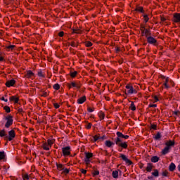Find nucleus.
I'll return each mask as SVG.
<instances>
[{"mask_svg": "<svg viewBox=\"0 0 180 180\" xmlns=\"http://www.w3.org/2000/svg\"><path fill=\"white\" fill-rule=\"evenodd\" d=\"M127 91L125 92L126 95H131V94H137V91L133 88L131 84H127L125 86Z\"/></svg>", "mask_w": 180, "mask_h": 180, "instance_id": "nucleus-1", "label": "nucleus"}, {"mask_svg": "<svg viewBox=\"0 0 180 180\" xmlns=\"http://www.w3.org/2000/svg\"><path fill=\"white\" fill-rule=\"evenodd\" d=\"M6 123L5 124V127L9 129L12 124H13V117L11 115H8L6 117Z\"/></svg>", "mask_w": 180, "mask_h": 180, "instance_id": "nucleus-2", "label": "nucleus"}, {"mask_svg": "<svg viewBox=\"0 0 180 180\" xmlns=\"http://www.w3.org/2000/svg\"><path fill=\"white\" fill-rule=\"evenodd\" d=\"M69 88H75L76 89H79V88H81V83L79 82H72L69 84Z\"/></svg>", "mask_w": 180, "mask_h": 180, "instance_id": "nucleus-3", "label": "nucleus"}, {"mask_svg": "<svg viewBox=\"0 0 180 180\" xmlns=\"http://www.w3.org/2000/svg\"><path fill=\"white\" fill-rule=\"evenodd\" d=\"M70 149V146H66L62 148L63 154L65 157H67V155H70V154H71Z\"/></svg>", "mask_w": 180, "mask_h": 180, "instance_id": "nucleus-4", "label": "nucleus"}, {"mask_svg": "<svg viewBox=\"0 0 180 180\" xmlns=\"http://www.w3.org/2000/svg\"><path fill=\"white\" fill-rule=\"evenodd\" d=\"M174 23H180V13H175L173 16Z\"/></svg>", "mask_w": 180, "mask_h": 180, "instance_id": "nucleus-5", "label": "nucleus"}, {"mask_svg": "<svg viewBox=\"0 0 180 180\" xmlns=\"http://www.w3.org/2000/svg\"><path fill=\"white\" fill-rule=\"evenodd\" d=\"M15 136V131L13 129L9 131L7 140H8V141H12V140L13 139Z\"/></svg>", "mask_w": 180, "mask_h": 180, "instance_id": "nucleus-6", "label": "nucleus"}, {"mask_svg": "<svg viewBox=\"0 0 180 180\" xmlns=\"http://www.w3.org/2000/svg\"><path fill=\"white\" fill-rule=\"evenodd\" d=\"M120 158H122V160H123V161H125V162L128 164V165H131V164H133V162H131V161L129 160V158H127L126 155L121 154Z\"/></svg>", "mask_w": 180, "mask_h": 180, "instance_id": "nucleus-7", "label": "nucleus"}, {"mask_svg": "<svg viewBox=\"0 0 180 180\" xmlns=\"http://www.w3.org/2000/svg\"><path fill=\"white\" fill-rule=\"evenodd\" d=\"M147 40L148 43H150V44H155V43H157V40L153 37H148Z\"/></svg>", "mask_w": 180, "mask_h": 180, "instance_id": "nucleus-8", "label": "nucleus"}, {"mask_svg": "<svg viewBox=\"0 0 180 180\" xmlns=\"http://www.w3.org/2000/svg\"><path fill=\"white\" fill-rule=\"evenodd\" d=\"M0 137H4V140H8V134H6V131H5V129L0 131Z\"/></svg>", "mask_w": 180, "mask_h": 180, "instance_id": "nucleus-9", "label": "nucleus"}, {"mask_svg": "<svg viewBox=\"0 0 180 180\" xmlns=\"http://www.w3.org/2000/svg\"><path fill=\"white\" fill-rule=\"evenodd\" d=\"M15 79H11L6 82V86H8V88H10V86H13L15 84Z\"/></svg>", "mask_w": 180, "mask_h": 180, "instance_id": "nucleus-10", "label": "nucleus"}, {"mask_svg": "<svg viewBox=\"0 0 180 180\" xmlns=\"http://www.w3.org/2000/svg\"><path fill=\"white\" fill-rule=\"evenodd\" d=\"M10 101L14 102V103H19V98L16 96H13L10 97Z\"/></svg>", "mask_w": 180, "mask_h": 180, "instance_id": "nucleus-11", "label": "nucleus"}, {"mask_svg": "<svg viewBox=\"0 0 180 180\" xmlns=\"http://www.w3.org/2000/svg\"><path fill=\"white\" fill-rule=\"evenodd\" d=\"M141 32L143 34H145V36H146V37H147V36H150V31L144 27L141 28Z\"/></svg>", "mask_w": 180, "mask_h": 180, "instance_id": "nucleus-12", "label": "nucleus"}, {"mask_svg": "<svg viewBox=\"0 0 180 180\" xmlns=\"http://www.w3.org/2000/svg\"><path fill=\"white\" fill-rule=\"evenodd\" d=\"M42 148H44V150H45L46 151H49V150H50V148H51V147L49 146L48 143H44L42 144Z\"/></svg>", "mask_w": 180, "mask_h": 180, "instance_id": "nucleus-13", "label": "nucleus"}, {"mask_svg": "<svg viewBox=\"0 0 180 180\" xmlns=\"http://www.w3.org/2000/svg\"><path fill=\"white\" fill-rule=\"evenodd\" d=\"M169 150H171V148H169V147L166 146L162 150V154L163 155H165L166 154H168V153H169Z\"/></svg>", "mask_w": 180, "mask_h": 180, "instance_id": "nucleus-14", "label": "nucleus"}, {"mask_svg": "<svg viewBox=\"0 0 180 180\" xmlns=\"http://www.w3.org/2000/svg\"><path fill=\"white\" fill-rule=\"evenodd\" d=\"M85 101H86V97L85 96L81 97L80 98H79L77 100L78 103H79L80 105L84 103V102H85Z\"/></svg>", "mask_w": 180, "mask_h": 180, "instance_id": "nucleus-15", "label": "nucleus"}, {"mask_svg": "<svg viewBox=\"0 0 180 180\" xmlns=\"http://www.w3.org/2000/svg\"><path fill=\"white\" fill-rule=\"evenodd\" d=\"M105 144L106 147L110 148L112 146H115V143L110 141H105Z\"/></svg>", "mask_w": 180, "mask_h": 180, "instance_id": "nucleus-16", "label": "nucleus"}, {"mask_svg": "<svg viewBox=\"0 0 180 180\" xmlns=\"http://www.w3.org/2000/svg\"><path fill=\"white\" fill-rule=\"evenodd\" d=\"M174 144L175 142L172 141H169L166 143V147H169V148H171V147H172V146H174Z\"/></svg>", "mask_w": 180, "mask_h": 180, "instance_id": "nucleus-17", "label": "nucleus"}, {"mask_svg": "<svg viewBox=\"0 0 180 180\" xmlns=\"http://www.w3.org/2000/svg\"><path fill=\"white\" fill-rule=\"evenodd\" d=\"M152 169H153V165L151 163H148L146 167V171L148 172H151Z\"/></svg>", "mask_w": 180, "mask_h": 180, "instance_id": "nucleus-18", "label": "nucleus"}, {"mask_svg": "<svg viewBox=\"0 0 180 180\" xmlns=\"http://www.w3.org/2000/svg\"><path fill=\"white\" fill-rule=\"evenodd\" d=\"M34 75V74L31 70H28L27 72V75H26L27 78H32V77H33Z\"/></svg>", "mask_w": 180, "mask_h": 180, "instance_id": "nucleus-19", "label": "nucleus"}, {"mask_svg": "<svg viewBox=\"0 0 180 180\" xmlns=\"http://www.w3.org/2000/svg\"><path fill=\"white\" fill-rule=\"evenodd\" d=\"M151 161L152 162H158V161H160V158L157 156H153L151 158Z\"/></svg>", "mask_w": 180, "mask_h": 180, "instance_id": "nucleus-20", "label": "nucleus"}, {"mask_svg": "<svg viewBox=\"0 0 180 180\" xmlns=\"http://www.w3.org/2000/svg\"><path fill=\"white\" fill-rule=\"evenodd\" d=\"M164 78L165 79L164 85H165V88L168 89V88H169V86H168V82L169 81V79L168 77H166V78L164 77Z\"/></svg>", "mask_w": 180, "mask_h": 180, "instance_id": "nucleus-21", "label": "nucleus"}, {"mask_svg": "<svg viewBox=\"0 0 180 180\" xmlns=\"http://www.w3.org/2000/svg\"><path fill=\"white\" fill-rule=\"evenodd\" d=\"M175 168H176L175 164L171 163L169 167V171H171V172L174 171Z\"/></svg>", "mask_w": 180, "mask_h": 180, "instance_id": "nucleus-22", "label": "nucleus"}, {"mask_svg": "<svg viewBox=\"0 0 180 180\" xmlns=\"http://www.w3.org/2000/svg\"><path fill=\"white\" fill-rule=\"evenodd\" d=\"M118 176H119V172L117 170L113 171L112 172V178L116 179V178H118Z\"/></svg>", "mask_w": 180, "mask_h": 180, "instance_id": "nucleus-23", "label": "nucleus"}, {"mask_svg": "<svg viewBox=\"0 0 180 180\" xmlns=\"http://www.w3.org/2000/svg\"><path fill=\"white\" fill-rule=\"evenodd\" d=\"M98 116L101 120H103L105 119V113H103V112H100L98 113Z\"/></svg>", "mask_w": 180, "mask_h": 180, "instance_id": "nucleus-24", "label": "nucleus"}, {"mask_svg": "<svg viewBox=\"0 0 180 180\" xmlns=\"http://www.w3.org/2000/svg\"><path fill=\"white\" fill-rule=\"evenodd\" d=\"M129 109H131V110H136V105H134V102L131 101Z\"/></svg>", "mask_w": 180, "mask_h": 180, "instance_id": "nucleus-25", "label": "nucleus"}, {"mask_svg": "<svg viewBox=\"0 0 180 180\" xmlns=\"http://www.w3.org/2000/svg\"><path fill=\"white\" fill-rule=\"evenodd\" d=\"M122 143V139L118 136L117 139H115V144L117 146H119Z\"/></svg>", "mask_w": 180, "mask_h": 180, "instance_id": "nucleus-26", "label": "nucleus"}, {"mask_svg": "<svg viewBox=\"0 0 180 180\" xmlns=\"http://www.w3.org/2000/svg\"><path fill=\"white\" fill-rule=\"evenodd\" d=\"M47 143H48V145H49V146L51 148V146H53V144H54V140L48 139V140H47Z\"/></svg>", "mask_w": 180, "mask_h": 180, "instance_id": "nucleus-27", "label": "nucleus"}, {"mask_svg": "<svg viewBox=\"0 0 180 180\" xmlns=\"http://www.w3.org/2000/svg\"><path fill=\"white\" fill-rule=\"evenodd\" d=\"M118 146L122 147V148H127V143H126V142L121 143Z\"/></svg>", "mask_w": 180, "mask_h": 180, "instance_id": "nucleus-28", "label": "nucleus"}, {"mask_svg": "<svg viewBox=\"0 0 180 180\" xmlns=\"http://www.w3.org/2000/svg\"><path fill=\"white\" fill-rule=\"evenodd\" d=\"M4 110H6V112L7 113H10V112H11V108H9V106L6 105V106L4 107Z\"/></svg>", "mask_w": 180, "mask_h": 180, "instance_id": "nucleus-29", "label": "nucleus"}, {"mask_svg": "<svg viewBox=\"0 0 180 180\" xmlns=\"http://www.w3.org/2000/svg\"><path fill=\"white\" fill-rule=\"evenodd\" d=\"M117 137H120V139H124V135L123 134H122V132H117Z\"/></svg>", "mask_w": 180, "mask_h": 180, "instance_id": "nucleus-30", "label": "nucleus"}, {"mask_svg": "<svg viewBox=\"0 0 180 180\" xmlns=\"http://www.w3.org/2000/svg\"><path fill=\"white\" fill-rule=\"evenodd\" d=\"M92 157H94V155L91 153H86V158H89L91 160V158H92Z\"/></svg>", "mask_w": 180, "mask_h": 180, "instance_id": "nucleus-31", "label": "nucleus"}, {"mask_svg": "<svg viewBox=\"0 0 180 180\" xmlns=\"http://www.w3.org/2000/svg\"><path fill=\"white\" fill-rule=\"evenodd\" d=\"M7 50H8V51H11V50H13V49H15V45H10L6 46Z\"/></svg>", "mask_w": 180, "mask_h": 180, "instance_id": "nucleus-32", "label": "nucleus"}, {"mask_svg": "<svg viewBox=\"0 0 180 180\" xmlns=\"http://www.w3.org/2000/svg\"><path fill=\"white\" fill-rule=\"evenodd\" d=\"M152 175H153V176H159V173H158V169H155L154 172L152 173Z\"/></svg>", "mask_w": 180, "mask_h": 180, "instance_id": "nucleus-33", "label": "nucleus"}, {"mask_svg": "<svg viewBox=\"0 0 180 180\" xmlns=\"http://www.w3.org/2000/svg\"><path fill=\"white\" fill-rule=\"evenodd\" d=\"M4 158H5V153L0 152V160H4Z\"/></svg>", "mask_w": 180, "mask_h": 180, "instance_id": "nucleus-34", "label": "nucleus"}, {"mask_svg": "<svg viewBox=\"0 0 180 180\" xmlns=\"http://www.w3.org/2000/svg\"><path fill=\"white\" fill-rule=\"evenodd\" d=\"M159 139H161V134L158 133V134L155 136V140H159Z\"/></svg>", "mask_w": 180, "mask_h": 180, "instance_id": "nucleus-35", "label": "nucleus"}, {"mask_svg": "<svg viewBox=\"0 0 180 180\" xmlns=\"http://www.w3.org/2000/svg\"><path fill=\"white\" fill-rule=\"evenodd\" d=\"M77 71L72 72H70V76H71L72 78H74L75 77L77 76Z\"/></svg>", "mask_w": 180, "mask_h": 180, "instance_id": "nucleus-36", "label": "nucleus"}, {"mask_svg": "<svg viewBox=\"0 0 180 180\" xmlns=\"http://www.w3.org/2000/svg\"><path fill=\"white\" fill-rule=\"evenodd\" d=\"M53 88L56 90L58 91V89H60V84H56L53 85Z\"/></svg>", "mask_w": 180, "mask_h": 180, "instance_id": "nucleus-37", "label": "nucleus"}, {"mask_svg": "<svg viewBox=\"0 0 180 180\" xmlns=\"http://www.w3.org/2000/svg\"><path fill=\"white\" fill-rule=\"evenodd\" d=\"M85 46H86V47H91V46H92V42H91V41H86V42L85 43Z\"/></svg>", "mask_w": 180, "mask_h": 180, "instance_id": "nucleus-38", "label": "nucleus"}, {"mask_svg": "<svg viewBox=\"0 0 180 180\" xmlns=\"http://www.w3.org/2000/svg\"><path fill=\"white\" fill-rule=\"evenodd\" d=\"M143 18H144V20H145L146 23H147V22H148V20L150 19V18H148V15H143Z\"/></svg>", "mask_w": 180, "mask_h": 180, "instance_id": "nucleus-39", "label": "nucleus"}, {"mask_svg": "<svg viewBox=\"0 0 180 180\" xmlns=\"http://www.w3.org/2000/svg\"><path fill=\"white\" fill-rule=\"evenodd\" d=\"M162 175L163 176H168L169 173H168L167 171H164V172H162Z\"/></svg>", "mask_w": 180, "mask_h": 180, "instance_id": "nucleus-40", "label": "nucleus"}, {"mask_svg": "<svg viewBox=\"0 0 180 180\" xmlns=\"http://www.w3.org/2000/svg\"><path fill=\"white\" fill-rule=\"evenodd\" d=\"M87 110L89 112H94L95 110V108H92L91 107H88Z\"/></svg>", "mask_w": 180, "mask_h": 180, "instance_id": "nucleus-41", "label": "nucleus"}, {"mask_svg": "<svg viewBox=\"0 0 180 180\" xmlns=\"http://www.w3.org/2000/svg\"><path fill=\"white\" fill-rule=\"evenodd\" d=\"M84 161L87 165L91 162V160L87 158H85Z\"/></svg>", "mask_w": 180, "mask_h": 180, "instance_id": "nucleus-42", "label": "nucleus"}, {"mask_svg": "<svg viewBox=\"0 0 180 180\" xmlns=\"http://www.w3.org/2000/svg\"><path fill=\"white\" fill-rule=\"evenodd\" d=\"M136 11H137V12H143V7H138Z\"/></svg>", "mask_w": 180, "mask_h": 180, "instance_id": "nucleus-43", "label": "nucleus"}, {"mask_svg": "<svg viewBox=\"0 0 180 180\" xmlns=\"http://www.w3.org/2000/svg\"><path fill=\"white\" fill-rule=\"evenodd\" d=\"M53 106L55 109H58V108H60V105H58L57 103H53Z\"/></svg>", "mask_w": 180, "mask_h": 180, "instance_id": "nucleus-44", "label": "nucleus"}, {"mask_svg": "<svg viewBox=\"0 0 180 180\" xmlns=\"http://www.w3.org/2000/svg\"><path fill=\"white\" fill-rule=\"evenodd\" d=\"M70 45L72 46V47H77V43H75V41H72L70 43Z\"/></svg>", "mask_w": 180, "mask_h": 180, "instance_id": "nucleus-45", "label": "nucleus"}, {"mask_svg": "<svg viewBox=\"0 0 180 180\" xmlns=\"http://www.w3.org/2000/svg\"><path fill=\"white\" fill-rule=\"evenodd\" d=\"M59 37H63L64 36V32L61 31L58 34Z\"/></svg>", "mask_w": 180, "mask_h": 180, "instance_id": "nucleus-46", "label": "nucleus"}, {"mask_svg": "<svg viewBox=\"0 0 180 180\" xmlns=\"http://www.w3.org/2000/svg\"><path fill=\"white\" fill-rule=\"evenodd\" d=\"M38 75L39 77H44V75L41 71L38 72Z\"/></svg>", "mask_w": 180, "mask_h": 180, "instance_id": "nucleus-47", "label": "nucleus"}, {"mask_svg": "<svg viewBox=\"0 0 180 180\" xmlns=\"http://www.w3.org/2000/svg\"><path fill=\"white\" fill-rule=\"evenodd\" d=\"M98 140H99V136H98L97 135H96L95 136H94V141H98Z\"/></svg>", "mask_w": 180, "mask_h": 180, "instance_id": "nucleus-48", "label": "nucleus"}, {"mask_svg": "<svg viewBox=\"0 0 180 180\" xmlns=\"http://www.w3.org/2000/svg\"><path fill=\"white\" fill-rule=\"evenodd\" d=\"M57 168L58 169H63V165L61 164L57 165Z\"/></svg>", "mask_w": 180, "mask_h": 180, "instance_id": "nucleus-49", "label": "nucleus"}, {"mask_svg": "<svg viewBox=\"0 0 180 180\" xmlns=\"http://www.w3.org/2000/svg\"><path fill=\"white\" fill-rule=\"evenodd\" d=\"M151 129H153V130H157V125H155V124H152V125H151Z\"/></svg>", "mask_w": 180, "mask_h": 180, "instance_id": "nucleus-50", "label": "nucleus"}, {"mask_svg": "<svg viewBox=\"0 0 180 180\" xmlns=\"http://www.w3.org/2000/svg\"><path fill=\"white\" fill-rule=\"evenodd\" d=\"M158 101H159V100H158V97L156 96H154V101H153L154 103H155V102H158Z\"/></svg>", "mask_w": 180, "mask_h": 180, "instance_id": "nucleus-51", "label": "nucleus"}, {"mask_svg": "<svg viewBox=\"0 0 180 180\" xmlns=\"http://www.w3.org/2000/svg\"><path fill=\"white\" fill-rule=\"evenodd\" d=\"M149 108H157V104H150Z\"/></svg>", "mask_w": 180, "mask_h": 180, "instance_id": "nucleus-52", "label": "nucleus"}, {"mask_svg": "<svg viewBox=\"0 0 180 180\" xmlns=\"http://www.w3.org/2000/svg\"><path fill=\"white\" fill-rule=\"evenodd\" d=\"M23 179H24V180H27V179H29V175H27V174L24 175Z\"/></svg>", "mask_w": 180, "mask_h": 180, "instance_id": "nucleus-53", "label": "nucleus"}, {"mask_svg": "<svg viewBox=\"0 0 180 180\" xmlns=\"http://www.w3.org/2000/svg\"><path fill=\"white\" fill-rule=\"evenodd\" d=\"M91 127H92V124H91V123H89L88 124H87V126H86V129H91Z\"/></svg>", "mask_w": 180, "mask_h": 180, "instance_id": "nucleus-54", "label": "nucleus"}, {"mask_svg": "<svg viewBox=\"0 0 180 180\" xmlns=\"http://www.w3.org/2000/svg\"><path fill=\"white\" fill-rule=\"evenodd\" d=\"M68 172H70V170H68V169H65L63 170V173H64V174H68Z\"/></svg>", "mask_w": 180, "mask_h": 180, "instance_id": "nucleus-55", "label": "nucleus"}, {"mask_svg": "<svg viewBox=\"0 0 180 180\" xmlns=\"http://www.w3.org/2000/svg\"><path fill=\"white\" fill-rule=\"evenodd\" d=\"M94 175H99V171L95 170L94 172Z\"/></svg>", "mask_w": 180, "mask_h": 180, "instance_id": "nucleus-56", "label": "nucleus"}, {"mask_svg": "<svg viewBox=\"0 0 180 180\" xmlns=\"http://www.w3.org/2000/svg\"><path fill=\"white\" fill-rule=\"evenodd\" d=\"M81 172H82V174H86V170L84 169H82Z\"/></svg>", "mask_w": 180, "mask_h": 180, "instance_id": "nucleus-57", "label": "nucleus"}, {"mask_svg": "<svg viewBox=\"0 0 180 180\" xmlns=\"http://www.w3.org/2000/svg\"><path fill=\"white\" fill-rule=\"evenodd\" d=\"M165 20H167V18H164V17H162L161 18V21L162 22H165Z\"/></svg>", "mask_w": 180, "mask_h": 180, "instance_id": "nucleus-58", "label": "nucleus"}, {"mask_svg": "<svg viewBox=\"0 0 180 180\" xmlns=\"http://www.w3.org/2000/svg\"><path fill=\"white\" fill-rule=\"evenodd\" d=\"M1 101H4V102H8V99H5V97H1Z\"/></svg>", "mask_w": 180, "mask_h": 180, "instance_id": "nucleus-59", "label": "nucleus"}, {"mask_svg": "<svg viewBox=\"0 0 180 180\" xmlns=\"http://www.w3.org/2000/svg\"><path fill=\"white\" fill-rule=\"evenodd\" d=\"M124 139H129V135H124Z\"/></svg>", "mask_w": 180, "mask_h": 180, "instance_id": "nucleus-60", "label": "nucleus"}, {"mask_svg": "<svg viewBox=\"0 0 180 180\" xmlns=\"http://www.w3.org/2000/svg\"><path fill=\"white\" fill-rule=\"evenodd\" d=\"M73 32H74V33H79V31H78V30H74Z\"/></svg>", "mask_w": 180, "mask_h": 180, "instance_id": "nucleus-61", "label": "nucleus"}, {"mask_svg": "<svg viewBox=\"0 0 180 180\" xmlns=\"http://www.w3.org/2000/svg\"><path fill=\"white\" fill-rule=\"evenodd\" d=\"M0 61H4V58L3 57H0Z\"/></svg>", "mask_w": 180, "mask_h": 180, "instance_id": "nucleus-62", "label": "nucleus"}, {"mask_svg": "<svg viewBox=\"0 0 180 180\" xmlns=\"http://www.w3.org/2000/svg\"><path fill=\"white\" fill-rule=\"evenodd\" d=\"M43 96H47V94H44Z\"/></svg>", "mask_w": 180, "mask_h": 180, "instance_id": "nucleus-63", "label": "nucleus"}]
</instances>
